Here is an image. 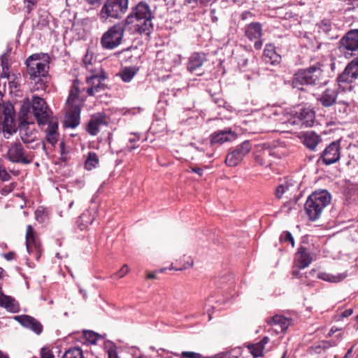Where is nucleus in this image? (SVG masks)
<instances>
[{"label": "nucleus", "instance_id": "nucleus-36", "mask_svg": "<svg viewBox=\"0 0 358 358\" xmlns=\"http://www.w3.org/2000/svg\"><path fill=\"white\" fill-rule=\"evenodd\" d=\"M298 185H294L293 184L286 181L285 183L280 185L275 191V196L278 198H281L282 196L285 193H289L294 189H296Z\"/></svg>", "mask_w": 358, "mask_h": 358}, {"label": "nucleus", "instance_id": "nucleus-61", "mask_svg": "<svg viewBox=\"0 0 358 358\" xmlns=\"http://www.w3.org/2000/svg\"><path fill=\"white\" fill-rule=\"evenodd\" d=\"M108 358H119L115 350H110L108 351Z\"/></svg>", "mask_w": 358, "mask_h": 358}, {"label": "nucleus", "instance_id": "nucleus-10", "mask_svg": "<svg viewBox=\"0 0 358 358\" xmlns=\"http://www.w3.org/2000/svg\"><path fill=\"white\" fill-rule=\"evenodd\" d=\"M341 158L340 142L333 141L322 152L321 156L317 161V164L322 163L325 165H330L337 162Z\"/></svg>", "mask_w": 358, "mask_h": 358}, {"label": "nucleus", "instance_id": "nucleus-24", "mask_svg": "<svg viewBox=\"0 0 358 358\" xmlns=\"http://www.w3.org/2000/svg\"><path fill=\"white\" fill-rule=\"evenodd\" d=\"M302 122V124L306 127H311L313 125V109L303 108L301 109L299 116L294 117V120L289 119L285 122L290 124H296Z\"/></svg>", "mask_w": 358, "mask_h": 358}, {"label": "nucleus", "instance_id": "nucleus-54", "mask_svg": "<svg viewBox=\"0 0 358 358\" xmlns=\"http://www.w3.org/2000/svg\"><path fill=\"white\" fill-rule=\"evenodd\" d=\"M15 187V183H11L8 185H6L1 189L2 194L6 195V194H9L14 189Z\"/></svg>", "mask_w": 358, "mask_h": 358}, {"label": "nucleus", "instance_id": "nucleus-20", "mask_svg": "<svg viewBox=\"0 0 358 358\" xmlns=\"http://www.w3.org/2000/svg\"><path fill=\"white\" fill-rule=\"evenodd\" d=\"M236 138V134L231 129L218 130L210 135V143L211 145H222L226 142H231Z\"/></svg>", "mask_w": 358, "mask_h": 358}, {"label": "nucleus", "instance_id": "nucleus-21", "mask_svg": "<svg viewBox=\"0 0 358 358\" xmlns=\"http://www.w3.org/2000/svg\"><path fill=\"white\" fill-rule=\"evenodd\" d=\"M19 132L24 144H31L36 138V131L33 123L22 122L19 127Z\"/></svg>", "mask_w": 358, "mask_h": 358}, {"label": "nucleus", "instance_id": "nucleus-23", "mask_svg": "<svg viewBox=\"0 0 358 358\" xmlns=\"http://www.w3.org/2000/svg\"><path fill=\"white\" fill-rule=\"evenodd\" d=\"M319 38L325 40H331L337 38L336 29L332 25L329 20H323L317 24Z\"/></svg>", "mask_w": 358, "mask_h": 358}, {"label": "nucleus", "instance_id": "nucleus-12", "mask_svg": "<svg viewBox=\"0 0 358 358\" xmlns=\"http://www.w3.org/2000/svg\"><path fill=\"white\" fill-rule=\"evenodd\" d=\"M305 241L303 240L295 254L293 269H303L310 264L313 261L312 250L310 247L303 245Z\"/></svg>", "mask_w": 358, "mask_h": 358}, {"label": "nucleus", "instance_id": "nucleus-49", "mask_svg": "<svg viewBox=\"0 0 358 358\" xmlns=\"http://www.w3.org/2000/svg\"><path fill=\"white\" fill-rule=\"evenodd\" d=\"M182 358H200L201 355L199 353L194 352L184 351L181 353Z\"/></svg>", "mask_w": 358, "mask_h": 358}, {"label": "nucleus", "instance_id": "nucleus-56", "mask_svg": "<svg viewBox=\"0 0 358 358\" xmlns=\"http://www.w3.org/2000/svg\"><path fill=\"white\" fill-rule=\"evenodd\" d=\"M320 354L321 358H325L326 357V352L324 350H321L320 346H315V354Z\"/></svg>", "mask_w": 358, "mask_h": 358}, {"label": "nucleus", "instance_id": "nucleus-3", "mask_svg": "<svg viewBox=\"0 0 358 358\" xmlns=\"http://www.w3.org/2000/svg\"><path fill=\"white\" fill-rule=\"evenodd\" d=\"M129 0H107L103 6L99 15L104 20L121 19L128 10Z\"/></svg>", "mask_w": 358, "mask_h": 358}, {"label": "nucleus", "instance_id": "nucleus-17", "mask_svg": "<svg viewBox=\"0 0 358 358\" xmlns=\"http://www.w3.org/2000/svg\"><path fill=\"white\" fill-rule=\"evenodd\" d=\"M26 246L29 253H33L36 259L41 255V243L38 239L31 225H28L26 230Z\"/></svg>", "mask_w": 358, "mask_h": 358}, {"label": "nucleus", "instance_id": "nucleus-31", "mask_svg": "<svg viewBox=\"0 0 358 358\" xmlns=\"http://www.w3.org/2000/svg\"><path fill=\"white\" fill-rule=\"evenodd\" d=\"M79 83L74 80L70 90L69 95L66 100V105L79 104L80 106V100L79 99Z\"/></svg>", "mask_w": 358, "mask_h": 358}, {"label": "nucleus", "instance_id": "nucleus-15", "mask_svg": "<svg viewBox=\"0 0 358 358\" xmlns=\"http://www.w3.org/2000/svg\"><path fill=\"white\" fill-rule=\"evenodd\" d=\"M245 36L251 41H256L254 46L256 50H260L262 47V26L259 22H252L245 27Z\"/></svg>", "mask_w": 358, "mask_h": 358}, {"label": "nucleus", "instance_id": "nucleus-11", "mask_svg": "<svg viewBox=\"0 0 358 358\" xmlns=\"http://www.w3.org/2000/svg\"><path fill=\"white\" fill-rule=\"evenodd\" d=\"M31 106L34 115L38 124H45L51 119L50 118L48 105L43 99L34 96Z\"/></svg>", "mask_w": 358, "mask_h": 358}, {"label": "nucleus", "instance_id": "nucleus-63", "mask_svg": "<svg viewBox=\"0 0 358 358\" xmlns=\"http://www.w3.org/2000/svg\"><path fill=\"white\" fill-rule=\"evenodd\" d=\"M192 171L196 173H197L199 176H202L203 174V169L201 168H191Z\"/></svg>", "mask_w": 358, "mask_h": 358}, {"label": "nucleus", "instance_id": "nucleus-18", "mask_svg": "<svg viewBox=\"0 0 358 358\" xmlns=\"http://www.w3.org/2000/svg\"><path fill=\"white\" fill-rule=\"evenodd\" d=\"M14 319L18 322L24 328L29 329L36 334L39 335L43 331V325L36 318L28 315H16Z\"/></svg>", "mask_w": 358, "mask_h": 358}, {"label": "nucleus", "instance_id": "nucleus-48", "mask_svg": "<svg viewBox=\"0 0 358 358\" xmlns=\"http://www.w3.org/2000/svg\"><path fill=\"white\" fill-rule=\"evenodd\" d=\"M41 358H55V356L49 348L44 347L41 350Z\"/></svg>", "mask_w": 358, "mask_h": 358}, {"label": "nucleus", "instance_id": "nucleus-55", "mask_svg": "<svg viewBox=\"0 0 358 358\" xmlns=\"http://www.w3.org/2000/svg\"><path fill=\"white\" fill-rule=\"evenodd\" d=\"M210 15L213 22H217L218 21L217 12L215 8L210 9Z\"/></svg>", "mask_w": 358, "mask_h": 358}, {"label": "nucleus", "instance_id": "nucleus-29", "mask_svg": "<svg viewBox=\"0 0 358 358\" xmlns=\"http://www.w3.org/2000/svg\"><path fill=\"white\" fill-rule=\"evenodd\" d=\"M206 60L205 55L199 52H194L189 59L187 69L191 73L200 68Z\"/></svg>", "mask_w": 358, "mask_h": 358}, {"label": "nucleus", "instance_id": "nucleus-57", "mask_svg": "<svg viewBox=\"0 0 358 358\" xmlns=\"http://www.w3.org/2000/svg\"><path fill=\"white\" fill-rule=\"evenodd\" d=\"M213 101L220 107L224 106L225 104L224 100L222 98H214Z\"/></svg>", "mask_w": 358, "mask_h": 358}, {"label": "nucleus", "instance_id": "nucleus-7", "mask_svg": "<svg viewBox=\"0 0 358 358\" xmlns=\"http://www.w3.org/2000/svg\"><path fill=\"white\" fill-rule=\"evenodd\" d=\"M339 49L345 57H352L358 52V29H350L341 38Z\"/></svg>", "mask_w": 358, "mask_h": 358}, {"label": "nucleus", "instance_id": "nucleus-8", "mask_svg": "<svg viewBox=\"0 0 358 358\" xmlns=\"http://www.w3.org/2000/svg\"><path fill=\"white\" fill-rule=\"evenodd\" d=\"M0 126L3 132L9 134L15 131V113L11 104L0 106Z\"/></svg>", "mask_w": 358, "mask_h": 358}, {"label": "nucleus", "instance_id": "nucleus-41", "mask_svg": "<svg viewBox=\"0 0 358 358\" xmlns=\"http://www.w3.org/2000/svg\"><path fill=\"white\" fill-rule=\"evenodd\" d=\"M313 193L310 194L304 205V208L306 214L308 215L310 220H313Z\"/></svg>", "mask_w": 358, "mask_h": 358}, {"label": "nucleus", "instance_id": "nucleus-35", "mask_svg": "<svg viewBox=\"0 0 358 358\" xmlns=\"http://www.w3.org/2000/svg\"><path fill=\"white\" fill-rule=\"evenodd\" d=\"M138 67L136 66H129L124 68L120 72V77L122 80L125 83L130 82L138 71Z\"/></svg>", "mask_w": 358, "mask_h": 358}, {"label": "nucleus", "instance_id": "nucleus-6", "mask_svg": "<svg viewBox=\"0 0 358 358\" xmlns=\"http://www.w3.org/2000/svg\"><path fill=\"white\" fill-rule=\"evenodd\" d=\"M358 78V57L353 59L345 66L336 78L339 89L343 91L351 90V84Z\"/></svg>", "mask_w": 358, "mask_h": 358}, {"label": "nucleus", "instance_id": "nucleus-64", "mask_svg": "<svg viewBox=\"0 0 358 358\" xmlns=\"http://www.w3.org/2000/svg\"><path fill=\"white\" fill-rule=\"evenodd\" d=\"M353 351V347H351L343 358H350Z\"/></svg>", "mask_w": 358, "mask_h": 358}, {"label": "nucleus", "instance_id": "nucleus-30", "mask_svg": "<svg viewBox=\"0 0 358 358\" xmlns=\"http://www.w3.org/2000/svg\"><path fill=\"white\" fill-rule=\"evenodd\" d=\"M269 338L264 336L259 342L248 345V350L254 358L262 357L264 350V345L268 343Z\"/></svg>", "mask_w": 358, "mask_h": 358}, {"label": "nucleus", "instance_id": "nucleus-45", "mask_svg": "<svg viewBox=\"0 0 358 358\" xmlns=\"http://www.w3.org/2000/svg\"><path fill=\"white\" fill-rule=\"evenodd\" d=\"M129 271V268L127 264H124L122 267L116 273H115L112 278H121L124 276Z\"/></svg>", "mask_w": 358, "mask_h": 358}, {"label": "nucleus", "instance_id": "nucleus-62", "mask_svg": "<svg viewBox=\"0 0 358 358\" xmlns=\"http://www.w3.org/2000/svg\"><path fill=\"white\" fill-rule=\"evenodd\" d=\"M345 1H348L350 5L352 6L353 8H358V0H345Z\"/></svg>", "mask_w": 358, "mask_h": 358}, {"label": "nucleus", "instance_id": "nucleus-42", "mask_svg": "<svg viewBox=\"0 0 358 358\" xmlns=\"http://www.w3.org/2000/svg\"><path fill=\"white\" fill-rule=\"evenodd\" d=\"M83 64L85 66V67L90 71L93 72L95 70L92 68L93 63H92V55H89L88 52L86 53L83 59Z\"/></svg>", "mask_w": 358, "mask_h": 358}, {"label": "nucleus", "instance_id": "nucleus-58", "mask_svg": "<svg viewBox=\"0 0 358 358\" xmlns=\"http://www.w3.org/2000/svg\"><path fill=\"white\" fill-rule=\"evenodd\" d=\"M4 257L6 259L10 261L13 260L15 258V254L13 252H10L8 253L4 254Z\"/></svg>", "mask_w": 358, "mask_h": 358}, {"label": "nucleus", "instance_id": "nucleus-22", "mask_svg": "<svg viewBox=\"0 0 358 358\" xmlns=\"http://www.w3.org/2000/svg\"><path fill=\"white\" fill-rule=\"evenodd\" d=\"M108 124L106 116L103 113H96L91 117L87 124L86 130L92 136H96L101 126H106Z\"/></svg>", "mask_w": 358, "mask_h": 358}, {"label": "nucleus", "instance_id": "nucleus-9", "mask_svg": "<svg viewBox=\"0 0 358 358\" xmlns=\"http://www.w3.org/2000/svg\"><path fill=\"white\" fill-rule=\"evenodd\" d=\"M251 150V144L248 141L243 142L241 144L228 153L225 158V164L228 166H237L243 158L249 153Z\"/></svg>", "mask_w": 358, "mask_h": 358}, {"label": "nucleus", "instance_id": "nucleus-37", "mask_svg": "<svg viewBox=\"0 0 358 358\" xmlns=\"http://www.w3.org/2000/svg\"><path fill=\"white\" fill-rule=\"evenodd\" d=\"M346 277V274L345 273H341L338 274L336 275H334L329 273H319L317 274V278L319 279H321L322 280L330 282H338L343 279H345Z\"/></svg>", "mask_w": 358, "mask_h": 358}, {"label": "nucleus", "instance_id": "nucleus-26", "mask_svg": "<svg viewBox=\"0 0 358 358\" xmlns=\"http://www.w3.org/2000/svg\"><path fill=\"white\" fill-rule=\"evenodd\" d=\"M266 323L270 326H275L279 328L280 330L275 329L277 333L284 332L291 324L290 319L280 315H275L271 317L266 319Z\"/></svg>", "mask_w": 358, "mask_h": 358}, {"label": "nucleus", "instance_id": "nucleus-25", "mask_svg": "<svg viewBox=\"0 0 358 358\" xmlns=\"http://www.w3.org/2000/svg\"><path fill=\"white\" fill-rule=\"evenodd\" d=\"M48 127L45 129V139L51 144L55 145L58 141L59 133H58V122L57 120L51 118L47 122Z\"/></svg>", "mask_w": 358, "mask_h": 358}, {"label": "nucleus", "instance_id": "nucleus-43", "mask_svg": "<svg viewBox=\"0 0 358 358\" xmlns=\"http://www.w3.org/2000/svg\"><path fill=\"white\" fill-rule=\"evenodd\" d=\"M212 1L213 0H185V3L194 8L198 6H206Z\"/></svg>", "mask_w": 358, "mask_h": 358}, {"label": "nucleus", "instance_id": "nucleus-5", "mask_svg": "<svg viewBox=\"0 0 358 358\" xmlns=\"http://www.w3.org/2000/svg\"><path fill=\"white\" fill-rule=\"evenodd\" d=\"M7 159L16 164H29L34 159L33 152L27 150L20 141L14 142L9 146L7 153Z\"/></svg>", "mask_w": 358, "mask_h": 358}, {"label": "nucleus", "instance_id": "nucleus-39", "mask_svg": "<svg viewBox=\"0 0 358 358\" xmlns=\"http://www.w3.org/2000/svg\"><path fill=\"white\" fill-rule=\"evenodd\" d=\"M99 164L98 155L94 152H90L85 162V167L87 170L91 171Z\"/></svg>", "mask_w": 358, "mask_h": 358}, {"label": "nucleus", "instance_id": "nucleus-13", "mask_svg": "<svg viewBox=\"0 0 358 358\" xmlns=\"http://www.w3.org/2000/svg\"><path fill=\"white\" fill-rule=\"evenodd\" d=\"M106 79V76L102 74L101 71L91 72V75L87 76V83L89 87L87 93L89 96H94L96 93L105 89V85L102 83Z\"/></svg>", "mask_w": 358, "mask_h": 358}, {"label": "nucleus", "instance_id": "nucleus-4", "mask_svg": "<svg viewBox=\"0 0 358 358\" xmlns=\"http://www.w3.org/2000/svg\"><path fill=\"white\" fill-rule=\"evenodd\" d=\"M125 28L124 22H119L106 31L101 38L103 48L113 50L120 45L122 41Z\"/></svg>", "mask_w": 358, "mask_h": 358}, {"label": "nucleus", "instance_id": "nucleus-47", "mask_svg": "<svg viewBox=\"0 0 358 358\" xmlns=\"http://www.w3.org/2000/svg\"><path fill=\"white\" fill-rule=\"evenodd\" d=\"M352 313H353L352 309H351V308L346 309L344 311H343L341 314L336 315L335 320L336 321H341L342 319H343L345 317H348L350 315H351L352 314Z\"/></svg>", "mask_w": 358, "mask_h": 358}, {"label": "nucleus", "instance_id": "nucleus-52", "mask_svg": "<svg viewBox=\"0 0 358 358\" xmlns=\"http://www.w3.org/2000/svg\"><path fill=\"white\" fill-rule=\"evenodd\" d=\"M297 200H298V197H294V201H289L287 202L286 203H285L284 206H282V210L285 211V213H288L292 208L291 205H292L293 203L296 204Z\"/></svg>", "mask_w": 358, "mask_h": 358}, {"label": "nucleus", "instance_id": "nucleus-1", "mask_svg": "<svg viewBox=\"0 0 358 358\" xmlns=\"http://www.w3.org/2000/svg\"><path fill=\"white\" fill-rule=\"evenodd\" d=\"M41 53L30 55L26 60L27 73L29 78L35 81L36 90H45L47 87L49 64L47 61H41Z\"/></svg>", "mask_w": 358, "mask_h": 358}, {"label": "nucleus", "instance_id": "nucleus-50", "mask_svg": "<svg viewBox=\"0 0 358 358\" xmlns=\"http://www.w3.org/2000/svg\"><path fill=\"white\" fill-rule=\"evenodd\" d=\"M1 63L2 69H9V61L8 55L6 54L1 55Z\"/></svg>", "mask_w": 358, "mask_h": 358}, {"label": "nucleus", "instance_id": "nucleus-46", "mask_svg": "<svg viewBox=\"0 0 358 358\" xmlns=\"http://www.w3.org/2000/svg\"><path fill=\"white\" fill-rule=\"evenodd\" d=\"M85 336L92 343H95L96 340L101 337L100 335L93 331L85 332Z\"/></svg>", "mask_w": 358, "mask_h": 358}, {"label": "nucleus", "instance_id": "nucleus-27", "mask_svg": "<svg viewBox=\"0 0 358 358\" xmlns=\"http://www.w3.org/2000/svg\"><path fill=\"white\" fill-rule=\"evenodd\" d=\"M336 97L337 92L335 90L327 88L321 94H318L317 100L324 106L328 107L336 102Z\"/></svg>", "mask_w": 358, "mask_h": 358}, {"label": "nucleus", "instance_id": "nucleus-40", "mask_svg": "<svg viewBox=\"0 0 358 358\" xmlns=\"http://www.w3.org/2000/svg\"><path fill=\"white\" fill-rule=\"evenodd\" d=\"M62 358H84L83 352L80 348H71L64 352Z\"/></svg>", "mask_w": 358, "mask_h": 358}, {"label": "nucleus", "instance_id": "nucleus-34", "mask_svg": "<svg viewBox=\"0 0 358 358\" xmlns=\"http://www.w3.org/2000/svg\"><path fill=\"white\" fill-rule=\"evenodd\" d=\"M263 56L265 62L267 63L274 64L275 62H278L280 59V56L276 54L274 46L271 44L266 45Z\"/></svg>", "mask_w": 358, "mask_h": 358}, {"label": "nucleus", "instance_id": "nucleus-28", "mask_svg": "<svg viewBox=\"0 0 358 358\" xmlns=\"http://www.w3.org/2000/svg\"><path fill=\"white\" fill-rule=\"evenodd\" d=\"M0 306L5 308L8 311L17 312L19 305L11 296L5 295L0 287Z\"/></svg>", "mask_w": 358, "mask_h": 358}, {"label": "nucleus", "instance_id": "nucleus-53", "mask_svg": "<svg viewBox=\"0 0 358 358\" xmlns=\"http://www.w3.org/2000/svg\"><path fill=\"white\" fill-rule=\"evenodd\" d=\"M27 145V148L29 149V150H36L37 148H38L41 145H42V148L43 150H45V145L44 143V142H40V143H36L35 144H33L31 143V144H26Z\"/></svg>", "mask_w": 358, "mask_h": 358}, {"label": "nucleus", "instance_id": "nucleus-16", "mask_svg": "<svg viewBox=\"0 0 358 358\" xmlns=\"http://www.w3.org/2000/svg\"><path fill=\"white\" fill-rule=\"evenodd\" d=\"M331 200L330 193L326 189L315 190V220L318 219L322 210Z\"/></svg>", "mask_w": 358, "mask_h": 358}, {"label": "nucleus", "instance_id": "nucleus-2", "mask_svg": "<svg viewBox=\"0 0 358 358\" xmlns=\"http://www.w3.org/2000/svg\"><path fill=\"white\" fill-rule=\"evenodd\" d=\"M152 13L148 4L141 1L131 10L125 20V24L135 23L136 30L141 34L149 36L153 30Z\"/></svg>", "mask_w": 358, "mask_h": 358}, {"label": "nucleus", "instance_id": "nucleus-38", "mask_svg": "<svg viewBox=\"0 0 358 358\" xmlns=\"http://www.w3.org/2000/svg\"><path fill=\"white\" fill-rule=\"evenodd\" d=\"M299 137L307 148L313 150V131H301Z\"/></svg>", "mask_w": 358, "mask_h": 358}, {"label": "nucleus", "instance_id": "nucleus-51", "mask_svg": "<svg viewBox=\"0 0 358 358\" xmlns=\"http://www.w3.org/2000/svg\"><path fill=\"white\" fill-rule=\"evenodd\" d=\"M10 175L7 172L4 168L0 166V179L2 181H8L10 179Z\"/></svg>", "mask_w": 358, "mask_h": 358}, {"label": "nucleus", "instance_id": "nucleus-32", "mask_svg": "<svg viewBox=\"0 0 358 358\" xmlns=\"http://www.w3.org/2000/svg\"><path fill=\"white\" fill-rule=\"evenodd\" d=\"M319 67L315 65V85H326L328 82V76L326 73H324V69H321L320 66L324 68V64H319Z\"/></svg>", "mask_w": 358, "mask_h": 358}, {"label": "nucleus", "instance_id": "nucleus-44", "mask_svg": "<svg viewBox=\"0 0 358 358\" xmlns=\"http://www.w3.org/2000/svg\"><path fill=\"white\" fill-rule=\"evenodd\" d=\"M280 241L285 243H290L292 246H294V240L289 231H284L280 236Z\"/></svg>", "mask_w": 358, "mask_h": 358}, {"label": "nucleus", "instance_id": "nucleus-33", "mask_svg": "<svg viewBox=\"0 0 358 358\" xmlns=\"http://www.w3.org/2000/svg\"><path fill=\"white\" fill-rule=\"evenodd\" d=\"M313 269L308 273H301L299 269H293L292 275L299 277L301 283L306 286H311L313 282Z\"/></svg>", "mask_w": 358, "mask_h": 358}, {"label": "nucleus", "instance_id": "nucleus-60", "mask_svg": "<svg viewBox=\"0 0 358 358\" xmlns=\"http://www.w3.org/2000/svg\"><path fill=\"white\" fill-rule=\"evenodd\" d=\"M1 77L2 78H6L8 80H10V74H9V69H2V72L1 73Z\"/></svg>", "mask_w": 358, "mask_h": 358}, {"label": "nucleus", "instance_id": "nucleus-19", "mask_svg": "<svg viewBox=\"0 0 358 358\" xmlns=\"http://www.w3.org/2000/svg\"><path fill=\"white\" fill-rule=\"evenodd\" d=\"M80 106L79 104L66 105L65 125L67 127L76 128L80 124Z\"/></svg>", "mask_w": 358, "mask_h": 358}, {"label": "nucleus", "instance_id": "nucleus-59", "mask_svg": "<svg viewBox=\"0 0 358 358\" xmlns=\"http://www.w3.org/2000/svg\"><path fill=\"white\" fill-rule=\"evenodd\" d=\"M87 2L93 6H98L101 4V0H86Z\"/></svg>", "mask_w": 358, "mask_h": 358}, {"label": "nucleus", "instance_id": "nucleus-14", "mask_svg": "<svg viewBox=\"0 0 358 358\" xmlns=\"http://www.w3.org/2000/svg\"><path fill=\"white\" fill-rule=\"evenodd\" d=\"M313 83V67L299 71L294 74L292 80V86L300 90H304L303 86H309Z\"/></svg>", "mask_w": 358, "mask_h": 358}]
</instances>
